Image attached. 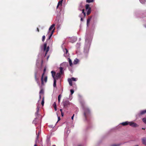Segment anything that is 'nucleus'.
I'll return each instance as SVG.
<instances>
[{
    "label": "nucleus",
    "mask_w": 146,
    "mask_h": 146,
    "mask_svg": "<svg viewBox=\"0 0 146 146\" xmlns=\"http://www.w3.org/2000/svg\"><path fill=\"white\" fill-rule=\"evenodd\" d=\"M88 36H86L85 39V45L84 47V53L85 54L86 56H87L88 53L89 46L92 40V37H88Z\"/></svg>",
    "instance_id": "1"
},
{
    "label": "nucleus",
    "mask_w": 146,
    "mask_h": 146,
    "mask_svg": "<svg viewBox=\"0 0 146 146\" xmlns=\"http://www.w3.org/2000/svg\"><path fill=\"white\" fill-rule=\"evenodd\" d=\"M41 48L42 51L43 52V54H39L38 55V57L40 59H41L42 57L44 56L45 57H46L47 52L49 50V47L48 46L46 47V43H45L43 45L41 46Z\"/></svg>",
    "instance_id": "2"
},
{
    "label": "nucleus",
    "mask_w": 146,
    "mask_h": 146,
    "mask_svg": "<svg viewBox=\"0 0 146 146\" xmlns=\"http://www.w3.org/2000/svg\"><path fill=\"white\" fill-rule=\"evenodd\" d=\"M55 26L54 24H53L50 27L48 33L47 35L49 36L47 40V41L48 42L49 40H50V38L52 36L54 32L55 29V28L54 27Z\"/></svg>",
    "instance_id": "3"
},
{
    "label": "nucleus",
    "mask_w": 146,
    "mask_h": 146,
    "mask_svg": "<svg viewBox=\"0 0 146 146\" xmlns=\"http://www.w3.org/2000/svg\"><path fill=\"white\" fill-rule=\"evenodd\" d=\"M83 109L84 110V115L86 120L87 117L90 114V111L89 108L87 107H84Z\"/></svg>",
    "instance_id": "4"
},
{
    "label": "nucleus",
    "mask_w": 146,
    "mask_h": 146,
    "mask_svg": "<svg viewBox=\"0 0 146 146\" xmlns=\"http://www.w3.org/2000/svg\"><path fill=\"white\" fill-rule=\"evenodd\" d=\"M46 71V68H45L44 70V72L42 74L41 78V84L42 85L44 84V82L46 83L47 81V77L44 76V74Z\"/></svg>",
    "instance_id": "5"
},
{
    "label": "nucleus",
    "mask_w": 146,
    "mask_h": 146,
    "mask_svg": "<svg viewBox=\"0 0 146 146\" xmlns=\"http://www.w3.org/2000/svg\"><path fill=\"white\" fill-rule=\"evenodd\" d=\"M63 68L60 67V73H57L56 75V76H55V79H57L58 78H60V77L61 75L63 74Z\"/></svg>",
    "instance_id": "6"
},
{
    "label": "nucleus",
    "mask_w": 146,
    "mask_h": 146,
    "mask_svg": "<svg viewBox=\"0 0 146 146\" xmlns=\"http://www.w3.org/2000/svg\"><path fill=\"white\" fill-rule=\"evenodd\" d=\"M40 74L38 73L37 71H36L35 72V78L37 83L39 86H40V83L38 81V78L40 76Z\"/></svg>",
    "instance_id": "7"
},
{
    "label": "nucleus",
    "mask_w": 146,
    "mask_h": 146,
    "mask_svg": "<svg viewBox=\"0 0 146 146\" xmlns=\"http://www.w3.org/2000/svg\"><path fill=\"white\" fill-rule=\"evenodd\" d=\"M51 73L52 74V77L54 79L53 86L54 87H55L56 86V80L55 78L56 73L55 72L52 71L51 72Z\"/></svg>",
    "instance_id": "8"
},
{
    "label": "nucleus",
    "mask_w": 146,
    "mask_h": 146,
    "mask_svg": "<svg viewBox=\"0 0 146 146\" xmlns=\"http://www.w3.org/2000/svg\"><path fill=\"white\" fill-rule=\"evenodd\" d=\"M83 7V6L82 5V3H80L78 9L80 10V11H82V13L83 14L84 16H86V13L84 12V9H82Z\"/></svg>",
    "instance_id": "9"
},
{
    "label": "nucleus",
    "mask_w": 146,
    "mask_h": 146,
    "mask_svg": "<svg viewBox=\"0 0 146 146\" xmlns=\"http://www.w3.org/2000/svg\"><path fill=\"white\" fill-rule=\"evenodd\" d=\"M129 124L131 126L133 127H136L139 126L136 123L133 122H129Z\"/></svg>",
    "instance_id": "10"
},
{
    "label": "nucleus",
    "mask_w": 146,
    "mask_h": 146,
    "mask_svg": "<svg viewBox=\"0 0 146 146\" xmlns=\"http://www.w3.org/2000/svg\"><path fill=\"white\" fill-rule=\"evenodd\" d=\"M64 52V55L65 57H68L69 55V54L68 52V51L66 48H64L63 50Z\"/></svg>",
    "instance_id": "11"
},
{
    "label": "nucleus",
    "mask_w": 146,
    "mask_h": 146,
    "mask_svg": "<svg viewBox=\"0 0 146 146\" xmlns=\"http://www.w3.org/2000/svg\"><path fill=\"white\" fill-rule=\"evenodd\" d=\"M70 102L68 101H66L63 102V105L64 107H66L70 105Z\"/></svg>",
    "instance_id": "12"
},
{
    "label": "nucleus",
    "mask_w": 146,
    "mask_h": 146,
    "mask_svg": "<svg viewBox=\"0 0 146 146\" xmlns=\"http://www.w3.org/2000/svg\"><path fill=\"white\" fill-rule=\"evenodd\" d=\"M77 38L76 37H72L70 38V41L72 43H73L77 40Z\"/></svg>",
    "instance_id": "13"
},
{
    "label": "nucleus",
    "mask_w": 146,
    "mask_h": 146,
    "mask_svg": "<svg viewBox=\"0 0 146 146\" xmlns=\"http://www.w3.org/2000/svg\"><path fill=\"white\" fill-rule=\"evenodd\" d=\"M141 140L143 144L146 146V138L143 137L142 139Z\"/></svg>",
    "instance_id": "14"
},
{
    "label": "nucleus",
    "mask_w": 146,
    "mask_h": 146,
    "mask_svg": "<svg viewBox=\"0 0 146 146\" xmlns=\"http://www.w3.org/2000/svg\"><path fill=\"white\" fill-rule=\"evenodd\" d=\"M145 113H146V110H142L140 111L139 114V115H143L145 114Z\"/></svg>",
    "instance_id": "15"
},
{
    "label": "nucleus",
    "mask_w": 146,
    "mask_h": 146,
    "mask_svg": "<svg viewBox=\"0 0 146 146\" xmlns=\"http://www.w3.org/2000/svg\"><path fill=\"white\" fill-rule=\"evenodd\" d=\"M38 120V119L37 117H36V118H35V119L33 121V123L36 124L37 123V121Z\"/></svg>",
    "instance_id": "16"
},
{
    "label": "nucleus",
    "mask_w": 146,
    "mask_h": 146,
    "mask_svg": "<svg viewBox=\"0 0 146 146\" xmlns=\"http://www.w3.org/2000/svg\"><path fill=\"white\" fill-rule=\"evenodd\" d=\"M68 81L70 86H72V80H71V79L68 78Z\"/></svg>",
    "instance_id": "17"
},
{
    "label": "nucleus",
    "mask_w": 146,
    "mask_h": 146,
    "mask_svg": "<svg viewBox=\"0 0 146 146\" xmlns=\"http://www.w3.org/2000/svg\"><path fill=\"white\" fill-rule=\"evenodd\" d=\"M79 61V60H78V59L77 58H76L74 60L73 62V63L74 64H77L78 63Z\"/></svg>",
    "instance_id": "18"
},
{
    "label": "nucleus",
    "mask_w": 146,
    "mask_h": 146,
    "mask_svg": "<svg viewBox=\"0 0 146 146\" xmlns=\"http://www.w3.org/2000/svg\"><path fill=\"white\" fill-rule=\"evenodd\" d=\"M129 122L128 121H126L125 122H123L121 123L122 125L123 126L129 124Z\"/></svg>",
    "instance_id": "19"
},
{
    "label": "nucleus",
    "mask_w": 146,
    "mask_h": 146,
    "mask_svg": "<svg viewBox=\"0 0 146 146\" xmlns=\"http://www.w3.org/2000/svg\"><path fill=\"white\" fill-rule=\"evenodd\" d=\"M62 1L63 0H61L58 2L57 7V8L60 5L61 6L62 5Z\"/></svg>",
    "instance_id": "20"
},
{
    "label": "nucleus",
    "mask_w": 146,
    "mask_h": 146,
    "mask_svg": "<svg viewBox=\"0 0 146 146\" xmlns=\"http://www.w3.org/2000/svg\"><path fill=\"white\" fill-rule=\"evenodd\" d=\"M41 132V130L40 129L39 130H37L36 131V134L37 135H39L40 134Z\"/></svg>",
    "instance_id": "21"
},
{
    "label": "nucleus",
    "mask_w": 146,
    "mask_h": 146,
    "mask_svg": "<svg viewBox=\"0 0 146 146\" xmlns=\"http://www.w3.org/2000/svg\"><path fill=\"white\" fill-rule=\"evenodd\" d=\"M68 59L70 66H72V63L71 60L70 58H68Z\"/></svg>",
    "instance_id": "22"
},
{
    "label": "nucleus",
    "mask_w": 146,
    "mask_h": 146,
    "mask_svg": "<svg viewBox=\"0 0 146 146\" xmlns=\"http://www.w3.org/2000/svg\"><path fill=\"white\" fill-rule=\"evenodd\" d=\"M87 14L89 15L91 12V8H89L87 10Z\"/></svg>",
    "instance_id": "23"
},
{
    "label": "nucleus",
    "mask_w": 146,
    "mask_h": 146,
    "mask_svg": "<svg viewBox=\"0 0 146 146\" xmlns=\"http://www.w3.org/2000/svg\"><path fill=\"white\" fill-rule=\"evenodd\" d=\"M43 91L42 90H41L40 91V96H39V98L40 99H41V95L40 94H43Z\"/></svg>",
    "instance_id": "24"
},
{
    "label": "nucleus",
    "mask_w": 146,
    "mask_h": 146,
    "mask_svg": "<svg viewBox=\"0 0 146 146\" xmlns=\"http://www.w3.org/2000/svg\"><path fill=\"white\" fill-rule=\"evenodd\" d=\"M62 97V96L61 94H60L58 97V100L59 102H60L61 98Z\"/></svg>",
    "instance_id": "25"
},
{
    "label": "nucleus",
    "mask_w": 146,
    "mask_h": 146,
    "mask_svg": "<svg viewBox=\"0 0 146 146\" xmlns=\"http://www.w3.org/2000/svg\"><path fill=\"white\" fill-rule=\"evenodd\" d=\"M38 135L37 134V136L36 137V139L35 141V142L36 144V143L38 141Z\"/></svg>",
    "instance_id": "26"
},
{
    "label": "nucleus",
    "mask_w": 146,
    "mask_h": 146,
    "mask_svg": "<svg viewBox=\"0 0 146 146\" xmlns=\"http://www.w3.org/2000/svg\"><path fill=\"white\" fill-rule=\"evenodd\" d=\"M90 21V18H89L87 20V25L88 26L89 24Z\"/></svg>",
    "instance_id": "27"
},
{
    "label": "nucleus",
    "mask_w": 146,
    "mask_h": 146,
    "mask_svg": "<svg viewBox=\"0 0 146 146\" xmlns=\"http://www.w3.org/2000/svg\"><path fill=\"white\" fill-rule=\"evenodd\" d=\"M70 79H71V80H72V81H77L78 79L77 78H73V77L72 78Z\"/></svg>",
    "instance_id": "28"
},
{
    "label": "nucleus",
    "mask_w": 146,
    "mask_h": 146,
    "mask_svg": "<svg viewBox=\"0 0 146 146\" xmlns=\"http://www.w3.org/2000/svg\"><path fill=\"white\" fill-rule=\"evenodd\" d=\"M86 10L88 9L89 8H91L89 7V4H86Z\"/></svg>",
    "instance_id": "29"
},
{
    "label": "nucleus",
    "mask_w": 146,
    "mask_h": 146,
    "mask_svg": "<svg viewBox=\"0 0 146 146\" xmlns=\"http://www.w3.org/2000/svg\"><path fill=\"white\" fill-rule=\"evenodd\" d=\"M94 1V0H86V1L87 3H90L93 2Z\"/></svg>",
    "instance_id": "30"
},
{
    "label": "nucleus",
    "mask_w": 146,
    "mask_h": 146,
    "mask_svg": "<svg viewBox=\"0 0 146 146\" xmlns=\"http://www.w3.org/2000/svg\"><path fill=\"white\" fill-rule=\"evenodd\" d=\"M140 2L142 4H144L145 3V0H139Z\"/></svg>",
    "instance_id": "31"
},
{
    "label": "nucleus",
    "mask_w": 146,
    "mask_h": 146,
    "mask_svg": "<svg viewBox=\"0 0 146 146\" xmlns=\"http://www.w3.org/2000/svg\"><path fill=\"white\" fill-rule=\"evenodd\" d=\"M143 122L146 124V118H144L142 119Z\"/></svg>",
    "instance_id": "32"
},
{
    "label": "nucleus",
    "mask_w": 146,
    "mask_h": 146,
    "mask_svg": "<svg viewBox=\"0 0 146 146\" xmlns=\"http://www.w3.org/2000/svg\"><path fill=\"white\" fill-rule=\"evenodd\" d=\"M45 36L44 35H43L42 37V41L43 42H44L45 39Z\"/></svg>",
    "instance_id": "33"
},
{
    "label": "nucleus",
    "mask_w": 146,
    "mask_h": 146,
    "mask_svg": "<svg viewBox=\"0 0 146 146\" xmlns=\"http://www.w3.org/2000/svg\"><path fill=\"white\" fill-rule=\"evenodd\" d=\"M70 91V92L71 93V95H72L73 94V93L74 92V91L73 90H71Z\"/></svg>",
    "instance_id": "34"
},
{
    "label": "nucleus",
    "mask_w": 146,
    "mask_h": 146,
    "mask_svg": "<svg viewBox=\"0 0 146 146\" xmlns=\"http://www.w3.org/2000/svg\"><path fill=\"white\" fill-rule=\"evenodd\" d=\"M44 98H43V100L41 102V104L42 106L44 105Z\"/></svg>",
    "instance_id": "35"
},
{
    "label": "nucleus",
    "mask_w": 146,
    "mask_h": 146,
    "mask_svg": "<svg viewBox=\"0 0 146 146\" xmlns=\"http://www.w3.org/2000/svg\"><path fill=\"white\" fill-rule=\"evenodd\" d=\"M54 104H55V106H54V110L55 111H56L57 110L56 108V103L55 102H54Z\"/></svg>",
    "instance_id": "36"
},
{
    "label": "nucleus",
    "mask_w": 146,
    "mask_h": 146,
    "mask_svg": "<svg viewBox=\"0 0 146 146\" xmlns=\"http://www.w3.org/2000/svg\"><path fill=\"white\" fill-rule=\"evenodd\" d=\"M38 112H37V111H36V113H35V115L36 117H37V116L38 115Z\"/></svg>",
    "instance_id": "37"
},
{
    "label": "nucleus",
    "mask_w": 146,
    "mask_h": 146,
    "mask_svg": "<svg viewBox=\"0 0 146 146\" xmlns=\"http://www.w3.org/2000/svg\"><path fill=\"white\" fill-rule=\"evenodd\" d=\"M67 63L66 62H64L62 63V64H61V66H62L63 65H66Z\"/></svg>",
    "instance_id": "38"
},
{
    "label": "nucleus",
    "mask_w": 146,
    "mask_h": 146,
    "mask_svg": "<svg viewBox=\"0 0 146 146\" xmlns=\"http://www.w3.org/2000/svg\"><path fill=\"white\" fill-rule=\"evenodd\" d=\"M50 44L49 45V46L51 45L52 44V40H50Z\"/></svg>",
    "instance_id": "39"
},
{
    "label": "nucleus",
    "mask_w": 146,
    "mask_h": 146,
    "mask_svg": "<svg viewBox=\"0 0 146 146\" xmlns=\"http://www.w3.org/2000/svg\"><path fill=\"white\" fill-rule=\"evenodd\" d=\"M39 107L38 106H37V108H36L37 111V112H38L39 110Z\"/></svg>",
    "instance_id": "40"
},
{
    "label": "nucleus",
    "mask_w": 146,
    "mask_h": 146,
    "mask_svg": "<svg viewBox=\"0 0 146 146\" xmlns=\"http://www.w3.org/2000/svg\"><path fill=\"white\" fill-rule=\"evenodd\" d=\"M79 17H81V21H83V19L82 18V17H81V15H79Z\"/></svg>",
    "instance_id": "41"
},
{
    "label": "nucleus",
    "mask_w": 146,
    "mask_h": 146,
    "mask_svg": "<svg viewBox=\"0 0 146 146\" xmlns=\"http://www.w3.org/2000/svg\"><path fill=\"white\" fill-rule=\"evenodd\" d=\"M39 60H36V64H38L39 63Z\"/></svg>",
    "instance_id": "42"
},
{
    "label": "nucleus",
    "mask_w": 146,
    "mask_h": 146,
    "mask_svg": "<svg viewBox=\"0 0 146 146\" xmlns=\"http://www.w3.org/2000/svg\"><path fill=\"white\" fill-rule=\"evenodd\" d=\"M60 120V118L59 117H58V120L57 122H58Z\"/></svg>",
    "instance_id": "43"
},
{
    "label": "nucleus",
    "mask_w": 146,
    "mask_h": 146,
    "mask_svg": "<svg viewBox=\"0 0 146 146\" xmlns=\"http://www.w3.org/2000/svg\"><path fill=\"white\" fill-rule=\"evenodd\" d=\"M74 114H73V116H72V117H71V119L72 120H73V118H74Z\"/></svg>",
    "instance_id": "44"
},
{
    "label": "nucleus",
    "mask_w": 146,
    "mask_h": 146,
    "mask_svg": "<svg viewBox=\"0 0 146 146\" xmlns=\"http://www.w3.org/2000/svg\"><path fill=\"white\" fill-rule=\"evenodd\" d=\"M76 45H77V46H80V44L79 43H77Z\"/></svg>",
    "instance_id": "45"
},
{
    "label": "nucleus",
    "mask_w": 146,
    "mask_h": 146,
    "mask_svg": "<svg viewBox=\"0 0 146 146\" xmlns=\"http://www.w3.org/2000/svg\"><path fill=\"white\" fill-rule=\"evenodd\" d=\"M61 115H62V116H63V113L62 112L61 113Z\"/></svg>",
    "instance_id": "46"
},
{
    "label": "nucleus",
    "mask_w": 146,
    "mask_h": 146,
    "mask_svg": "<svg viewBox=\"0 0 146 146\" xmlns=\"http://www.w3.org/2000/svg\"><path fill=\"white\" fill-rule=\"evenodd\" d=\"M49 56H48L47 57V59H48L49 58Z\"/></svg>",
    "instance_id": "47"
},
{
    "label": "nucleus",
    "mask_w": 146,
    "mask_h": 146,
    "mask_svg": "<svg viewBox=\"0 0 146 146\" xmlns=\"http://www.w3.org/2000/svg\"><path fill=\"white\" fill-rule=\"evenodd\" d=\"M37 31L38 32H39V29L38 28H37Z\"/></svg>",
    "instance_id": "48"
},
{
    "label": "nucleus",
    "mask_w": 146,
    "mask_h": 146,
    "mask_svg": "<svg viewBox=\"0 0 146 146\" xmlns=\"http://www.w3.org/2000/svg\"><path fill=\"white\" fill-rule=\"evenodd\" d=\"M145 128H142V129H144V130H145Z\"/></svg>",
    "instance_id": "49"
},
{
    "label": "nucleus",
    "mask_w": 146,
    "mask_h": 146,
    "mask_svg": "<svg viewBox=\"0 0 146 146\" xmlns=\"http://www.w3.org/2000/svg\"><path fill=\"white\" fill-rule=\"evenodd\" d=\"M60 110L61 111V113L62 112V110L61 109H60Z\"/></svg>",
    "instance_id": "50"
},
{
    "label": "nucleus",
    "mask_w": 146,
    "mask_h": 146,
    "mask_svg": "<svg viewBox=\"0 0 146 146\" xmlns=\"http://www.w3.org/2000/svg\"><path fill=\"white\" fill-rule=\"evenodd\" d=\"M34 146H37L36 144H35Z\"/></svg>",
    "instance_id": "51"
},
{
    "label": "nucleus",
    "mask_w": 146,
    "mask_h": 146,
    "mask_svg": "<svg viewBox=\"0 0 146 146\" xmlns=\"http://www.w3.org/2000/svg\"><path fill=\"white\" fill-rule=\"evenodd\" d=\"M70 132V131H69L68 130V131H67V133H68H68H69Z\"/></svg>",
    "instance_id": "52"
},
{
    "label": "nucleus",
    "mask_w": 146,
    "mask_h": 146,
    "mask_svg": "<svg viewBox=\"0 0 146 146\" xmlns=\"http://www.w3.org/2000/svg\"><path fill=\"white\" fill-rule=\"evenodd\" d=\"M117 145H113L112 146H117Z\"/></svg>",
    "instance_id": "53"
},
{
    "label": "nucleus",
    "mask_w": 146,
    "mask_h": 146,
    "mask_svg": "<svg viewBox=\"0 0 146 146\" xmlns=\"http://www.w3.org/2000/svg\"><path fill=\"white\" fill-rule=\"evenodd\" d=\"M54 106H55V104H54V103L53 104V106L54 107Z\"/></svg>",
    "instance_id": "54"
},
{
    "label": "nucleus",
    "mask_w": 146,
    "mask_h": 146,
    "mask_svg": "<svg viewBox=\"0 0 146 146\" xmlns=\"http://www.w3.org/2000/svg\"><path fill=\"white\" fill-rule=\"evenodd\" d=\"M67 129H68L67 128H66L65 129V130L66 131V130Z\"/></svg>",
    "instance_id": "55"
},
{
    "label": "nucleus",
    "mask_w": 146,
    "mask_h": 146,
    "mask_svg": "<svg viewBox=\"0 0 146 146\" xmlns=\"http://www.w3.org/2000/svg\"><path fill=\"white\" fill-rule=\"evenodd\" d=\"M52 146H56L55 145H53Z\"/></svg>",
    "instance_id": "56"
},
{
    "label": "nucleus",
    "mask_w": 146,
    "mask_h": 146,
    "mask_svg": "<svg viewBox=\"0 0 146 146\" xmlns=\"http://www.w3.org/2000/svg\"><path fill=\"white\" fill-rule=\"evenodd\" d=\"M78 146H82L81 145H79Z\"/></svg>",
    "instance_id": "57"
},
{
    "label": "nucleus",
    "mask_w": 146,
    "mask_h": 146,
    "mask_svg": "<svg viewBox=\"0 0 146 146\" xmlns=\"http://www.w3.org/2000/svg\"><path fill=\"white\" fill-rule=\"evenodd\" d=\"M145 27L146 28V26H145Z\"/></svg>",
    "instance_id": "58"
}]
</instances>
